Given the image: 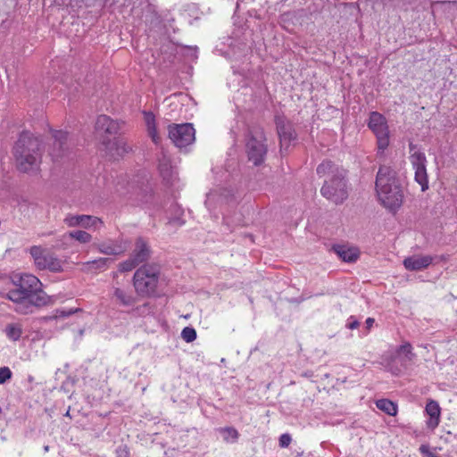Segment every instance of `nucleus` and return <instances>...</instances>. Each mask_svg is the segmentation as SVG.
Wrapping results in <instances>:
<instances>
[{"label":"nucleus","mask_w":457,"mask_h":457,"mask_svg":"<svg viewBox=\"0 0 457 457\" xmlns=\"http://www.w3.org/2000/svg\"><path fill=\"white\" fill-rule=\"evenodd\" d=\"M276 125L281 147L287 146L291 140L295 138L292 124L282 118H277Z\"/></svg>","instance_id":"a211bd4d"},{"label":"nucleus","mask_w":457,"mask_h":457,"mask_svg":"<svg viewBox=\"0 0 457 457\" xmlns=\"http://www.w3.org/2000/svg\"><path fill=\"white\" fill-rule=\"evenodd\" d=\"M42 140L29 131L22 132L13 146V156L21 172L38 170L42 158Z\"/></svg>","instance_id":"f03ea898"},{"label":"nucleus","mask_w":457,"mask_h":457,"mask_svg":"<svg viewBox=\"0 0 457 457\" xmlns=\"http://www.w3.org/2000/svg\"><path fill=\"white\" fill-rule=\"evenodd\" d=\"M118 457H129V453L126 446H120L116 450Z\"/></svg>","instance_id":"e433bc0d"},{"label":"nucleus","mask_w":457,"mask_h":457,"mask_svg":"<svg viewBox=\"0 0 457 457\" xmlns=\"http://www.w3.org/2000/svg\"><path fill=\"white\" fill-rule=\"evenodd\" d=\"M432 257L429 255H413L403 261V265L408 270H420L428 267L432 262Z\"/></svg>","instance_id":"aec40b11"},{"label":"nucleus","mask_w":457,"mask_h":457,"mask_svg":"<svg viewBox=\"0 0 457 457\" xmlns=\"http://www.w3.org/2000/svg\"><path fill=\"white\" fill-rule=\"evenodd\" d=\"M7 338L11 341H18L22 336V327L20 323H9L4 328Z\"/></svg>","instance_id":"bb28decb"},{"label":"nucleus","mask_w":457,"mask_h":457,"mask_svg":"<svg viewBox=\"0 0 457 457\" xmlns=\"http://www.w3.org/2000/svg\"><path fill=\"white\" fill-rule=\"evenodd\" d=\"M150 256V249L147 243L143 238H138L136 242L135 249L131 257L138 263L145 262Z\"/></svg>","instance_id":"412c9836"},{"label":"nucleus","mask_w":457,"mask_h":457,"mask_svg":"<svg viewBox=\"0 0 457 457\" xmlns=\"http://www.w3.org/2000/svg\"><path fill=\"white\" fill-rule=\"evenodd\" d=\"M144 119L147 128V132L149 137L152 138L153 142L155 145H158L161 141V137H159L156 129V123H155V116L151 112H144Z\"/></svg>","instance_id":"b1692460"},{"label":"nucleus","mask_w":457,"mask_h":457,"mask_svg":"<svg viewBox=\"0 0 457 457\" xmlns=\"http://www.w3.org/2000/svg\"><path fill=\"white\" fill-rule=\"evenodd\" d=\"M359 324H360L359 321L353 316H351L348 319L346 327L349 329H355V328H357L359 327Z\"/></svg>","instance_id":"f704fd0d"},{"label":"nucleus","mask_w":457,"mask_h":457,"mask_svg":"<svg viewBox=\"0 0 457 457\" xmlns=\"http://www.w3.org/2000/svg\"><path fill=\"white\" fill-rule=\"evenodd\" d=\"M292 441L289 434H283L279 437V446L282 448L287 447Z\"/></svg>","instance_id":"72a5a7b5"},{"label":"nucleus","mask_w":457,"mask_h":457,"mask_svg":"<svg viewBox=\"0 0 457 457\" xmlns=\"http://www.w3.org/2000/svg\"><path fill=\"white\" fill-rule=\"evenodd\" d=\"M376 191L381 204L390 211L402 205L403 190L392 168L380 166L376 178Z\"/></svg>","instance_id":"7ed1b4c3"},{"label":"nucleus","mask_w":457,"mask_h":457,"mask_svg":"<svg viewBox=\"0 0 457 457\" xmlns=\"http://www.w3.org/2000/svg\"><path fill=\"white\" fill-rule=\"evenodd\" d=\"M68 227H82L84 228H97L103 225V221L95 216L68 214L64 220Z\"/></svg>","instance_id":"f8f14e48"},{"label":"nucleus","mask_w":457,"mask_h":457,"mask_svg":"<svg viewBox=\"0 0 457 457\" xmlns=\"http://www.w3.org/2000/svg\"><path fill=\"white\" fill-rule=\"evenodd\" d=\"M100 253L107 255H119L125 253L129 248V243L119 238L114 241L103 242L97 245Z\"/></svg>","instance_id":"f3484780"},{"label":"nucleus","mask_w":457,"mask_h":457,"mask_svg":"<svg viewBox=\"0 0 457 457\" xmlns=\"http://www.w3.org/2000/svg\"><path fill=\"white\" fill-rule=\"evenodd\" d=\"M181 337L187 342H193L196 338V331L195 328L186 327L181 332Z\"/></svg>","instance_id":"c756f323"},{"label":"nucleus","mask_w":457,"mask_h":457,"mask_svg":"<svg viewBox=\"0 0 457 457\" xmlns=\"http://www.w3.org/2000/svg\"><path fill=\"white\" fill-rule=\"evenodd\" d=\"M317 173L320 177H328L320 189L325 198L335 204H340L347 198L345 170L336 166L330 161H325L317 167Z\"/></svg>","instance_id":"20e7f679"},{"label":"nucleus","mask_w":457,"mask_h":457,"mask_svg":"<svg viewBox=\"0 0 457 457\" xmlns=\"http://www.w3.org/2000/svg\"><path fill=\"white\" fill-rule=\"evenodd\" d=\"M112 297L121 306L130 307L136 303V297L129 288H124L118 284L112 287Z\"/></svg>","instance_id":"dca6fc26"},{"label":"nucleus","mask_w":457,"mask_h":457,"mask_svg":"<svg viewBox=\"0 0 457 457\" xmlns=\"http://www.w3.org/2000/svg\"><path fill=\"white\" fill-rule=\"evenodd\" d=\"M67 137V133L62 130H56L53 133L54 143L49 154L54 161H58L65 154L68 149Z\"/></svg>","instance_id":"2eb2a0df"},{"label":"nucleus","mask_w":457,"mask_h":457,"mask_svg":"<svg viewBox=\"0 0 457 457\" xmlns=\"http://www.w3.org/2000/svg\"><path fill=\"white\" fill-rule=\"evenodd\" d=\"M222 440L227 444H235L239 438L238 431L233 427H222L216 428Z\"/></svg>","instance_id":"a878e982"},{"label":"nucleus","mask_w":457,"mask_h":457,"mask_svg":"<svg viewBox=\"0 0 457 457\" xmlns=\"http://www.w3.org/2000/svg\"><path fill=\"white\" fill-rule=\"evenodd\" d=\"M333 252L344 262H353L359 258V250L347 245H335L332 247Z\"/></svg>","instance_id":"6ab92c4d"},{"label":"nucleus","mask_w":457,"mask_h":457,"mask_svg":"<svg viewBox=\"0 0 457 457\" xmlns=\"http://www.w3.org/2000/svg\"><path fill=\"white\" fill-rule=\"evenodd\" d=\"M102 143L107 154L114 159L121 157L131 151V146L123 138L104 139Z\"/></svg>","instance_id":"4468645a"},{"label":"nucleus","mask_w":457,"mask_h":457,"mask_svg":"<svg viewBox=\"0 0 457 457\" xmlns=\"http://www.w3.org/2000/svg\"><path fill=\"white\" fill-rule=\"evenodd\" d=\"M375 323V320L373 318H368L365 321V325H366V328H367V332L366 334L369 333L370 329L373 327Z\"/></svg>","instance_id":"4c0bfd02"},{"label":"nucleus","mask_w":457,"mask_h":457,"mask_svg":"<svg viewBox=\"0 0 457 457\" xmlns=\"http://www.w3.org/2000/svg\"><path fill=\"white\" fill-rule=\"evenodd\" d=\"M376 406L380 411L390 416H395L397 413V405L388 399H379L376 402Z\"/></svg>","instance_id":"cd10ccee"},{"label":"nucleus","mask_w":457,"mask_h":457,"mask_svg":"<svg viewBox=\"0 0 457 457\" xmlns=\"http://www.w3.org/2000/svg\"><path fill=\"white\" fill-rule=\"evenodd\" d=\"M109 258H98L93 261H88L81 264V270L85 272H94L96 270H104L111 262Z\"/></svg>","instance_id":"5701e85b"},{"label":"nucleus","mask_w":457,"mask_h":457,"mask_svg":"<svg viewBox=\"0 0 457 457\" xmlns=\"http://www.w3.org/2000/svg\"><path fill=\"white\" fill-rule=\"evenodd\" d=\"M34 263L39 270L59 272L62 270V262L53 253L41 246L34 245L29 249Z\"/></svg>","instance_id":"6e6552de"},{"label":"nucleus","mask_w":457,"mask_h":457,"mask_svg":"<svg viewBox=\"0 0 457 457\" xmlns=\"http://www.w3.org/2000/svg\"><path fill=\"white\" fill-rule=\"evenodd\" d=\"M219 199H220V201H222L223 199H226V200H227V199H228V195L222 194V195H220Z\"/></svg>","instance_id":"ea45409f"},{"label":"nucleus","mask_w":457,"mask_h":457,"mask_svg":"<svg viewBox=\"0 0 457 457\" xmlns=\"http://www.w3.org/2000/svg\"><path fill=\"white\" fill-rule=\"evenodd\" d=\"M246 153L249 161L254 165L261 164L267 154L265 137L263 130L260 128H253L249 130L246 139Z\"/></svg>","instance_id":"423d86ee"},{"label":"nucleus","mask_w":457,"mask_h":457,"mask_svg":"<svg viewBox=\"0 0 457 457\" xmlns=\"http://www.w3.org/2000/svg\"><path fill=\"white\" fill-rule=\"evenodd\" d=\"M15 288L11 289L7 297L13 303L21 304L17 312L27 313L31 306L46 303V298L41 290L40 280L32 274H22L13 279Z\"/></svg>","instance_id":"f257e3e1"},{"label":"nucleus","mask_w":457,"mask_h":457,"mask_svg":"<svg viewBox=\"0 0 457 457\" xmlns=\"http://www.w3.org/2000/svg\"><path fill=\"white\" fill-rule=\"evenodd\" d=\"M410 161L415 170V180L420 185L424 192L428 188V179L427 173V158L425 154L413 143L409 144Z\"/></svg>","instance_id":"0eeeda50"},{"label":"nucleus","mask_w":457,"mask_h":457,"mask_svg":"<svg viewBox=\"0 0 457 457\" xmlns=\"http://www.w3.org/2000/svg\"><path fill=\"white\" fill-rule=\"evenodd\" d=\"M137 190H145L143 188V184L139 186L138 183H136V182L129 183V189H128L129 192L131 191L132 193H137Z\"/></svg>","instance_id":"c9c22d12"},{"label":"nucleus","mask_w":457,"mask_h":457,"mask_svg":"<svg viewBox=\"0 0 457 457\" xmlns=\"http://www.w3.org/2000/svg\"><path fill=\"white\" fill-rule=\"evenodd\" d=\"M120 123L111 119L107 115H99L96 119L95 129L97 135L105 139V136L116 135L120 129Z\"/></svg>","instance_id":"9b49d317"},{"label":"nucleus","mask_w":457,"mask_h":457,"mask_svg":"<svg viewBox=\"0 0 457 457\" xmlns=\"http://www.w3.org/2000/svg\"><path fill=\"white\" fill-rule=\"evenodd\" d=\"M368 126L376 135L378 152L383 154L389 145V129L386 117L378 112H372Z\"/></svg>","instance_id":"1a4fd4ad"},{"label":"nucleus","mask_w":457,"mask_h":457,"mask_svg":"<svg viewBox=\"0 0 457 457\" xmlns=\"http://www.w3.org/2000/svg\"><path fill=\"white\" fill-rule=\"evenodd\" d=\"M412 347L409 343L403 344L399 347L398 352L402 354H404L409 360L412 358Z\"/></svg>","instance_id":"2f4dec72"},{"label":"nucleus","mask_w":457,"mask_h":457,"mask_svg":"<svg viewBox=\"0 0 457 457\" xmlns=\"http://www.w3.org/2000/svg\"><path fill=\"white\" fill-rule=\"evenodd\" d=\"M12 377V371L8 367L0 368V385L5 383Z\"/></svg>","instance_id":"7c9ffc66"},{"label":"nucleus","mask_w":457,"mask_h":457,"mask_svg":"<svg viewBox=\"0 0 457 457\" xmlns=\"http://www.w3.org/2000/svg\"><path fill=\"white\" fill-rule=\"evenodd\" d=\"M160 270L154 265H143L137 269L133 277V284L140 295H153L157 287Z\"/></svg>","instance_id":"39448f33"},{"label":"nucleus","mask_w":457,"mask_h":457,"mask_svg":"<svg viewBox=\"0 0 457 457\" xmlns=\"http://www.w3.org/2000/svg\"><path fill=\"white\" fill-rule=\"evenodd\" d=\"M427 414L429 416V420L427 424L428 428H435L439 423L440 417V407L436 401H429L425 408Z\"/></svg>","instance_id":"4be33fe9"},{"label":"nucleus","mask_w":457,"mask_h":457,"mask_svg":"<svg viewBox=\"0 0 457 457\" xmlns=\"http://www.w3.org/2000/svg\"><path fill=\"white\" fill-rule=\"evenodd\" d=\"M63 4H66L67 6H71L72 9L76 8V7H79L78 3H73L71 0L69 2V3H63Z\"/></svg>","instance_id":"58836bf2"},{"label":"nucleus","mask_w":457,"mask_h":457,"mask_svg":"<svg viewBox=\"0 0 457 457\" xmlns=\"http://www.w3.org/2000/svg\"><path fill=\"white\" fill-rule=\"evenodd\" d=\"M69 239H75L79 241V243H89L92 239V236L84 231V230H74L71 231L67 234H64L61 237L62 245H59L60 246H62L65 245V242Z\"/></svg>","instance_id":"393cba45"},{"label":"nucleus","mask_w":457,"mask_h":457,"mask_svg":"<svg viewBox=\"0 0 457 457\" xmlns=\"http://www.w3.org/2000/svg\"><path fill=\"white\" fill-rule=\"evenodd\" d=\"M170 139L179 147H186L195 141V130L190 123L171 124L168 127Z\"/></svg>","instance_id":"9d476101"},{"label":"nucleus","mask_w":457,"mask_h":457,"mask_svg":"<svg viewBox=\"0 0 457 457\" xmlns=\"http://www.w3.org/2000/svg\"><path fill=\"white\" fill-rule=\"evenodd\" d=\"M217 198H218V194L216 191H211L207 195L206 200H205V205L207 206L208 209H211L212 207V205Z\"/></svg>","instance_id":"473e14b6"},{"label":"nucleus","mask_w":457,"mask_h":457,"mask_svg":"<svg viewBox=\"0 0 457 457\" xmlns=\"http://www.w3.org/2000/svg\"><path fill=\"white\" fill-rule=\"evenodd\" d=\"M420 451H421L422 453H424V452L426 451V448H425V446H424V445H422V446L420 447Z\"/></svg>","instance_id":"a19ab883"},{"label":"nucleus","mask_w":457,"mask_h":457,"mask_svg":"<svg viewBox=\"0 0 457 457\" xmlns=\"http://www.w3.org/2000/svg\"><path fill=\"white\" fill-rule=\"evenodd\" d=\"M137 265L138 263L130 256V258L120 263L119 270L120 272L130 271Z\"/></svg>","instance_id":"c85d7f7f"},{"label":"nucleus","mask_w":457,"mask_h":457,"mask_svg":"<svg viewBox=\"0 0 457 457\" xmlns=\"http://www.w3.org/2000/svg\"><path fill=\"white\" fill-rule=\"evenodd\" d=\"M158 170L160 175L166 183H172L176 179V168L172 165L170 155L162 149L158 159Z\"/></svg>","instance_id":"ddd939ff"},{"label":"nucleus","mask_w":457,"mask_h":457,"mask_svg":"<svg viewBox=\"0 0 457 457\" xmlns=\"http://www.w3.org/2000/svg\"><path fill=\"white\" fill-rule=\"evenodd\" d=\"M117 191L120 192V194H122V192L120 191V188H117Z\"/></svg>","instance_id":"79ce46f5"}]
</instances>
